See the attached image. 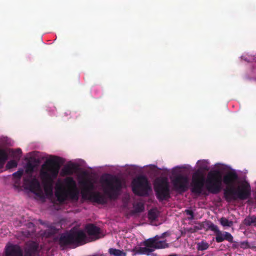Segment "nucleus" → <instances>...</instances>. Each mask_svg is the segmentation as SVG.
I'll list each match as a JSON object with an SVG mask.
<instances>
[{
  "mask_svg": "<svg viewBox=\"0 0 256 256\" xmlns=\"http://www.w3.org/2000/svg\"><path fill=\"white\" fill-rule=\"evenodd\" d=\"M62 160L60 157L52 156L42 166L40 174L44 184V190L46 194L52 192V184L58 176Z\"/></svg>",
  "mask_w": 256,
  "mask_h": 256,
  "instance_id": "1",
  "label": "nucleus"
},
{
  "mask_svg": "<svg viewBox=\"0 0 256 256\" xmlns=\"http://www.w3.org/2000/svg\"><path fill=\"white\" fill-rule=\"evenodd\" d=\"M64 184L67 190L59 187L56 190L55 196L57 200L60 203L64 202L68 199L78 200L79 192L74 178L72 177L66 178L64 180Z\"/></svg>",
  "mask_w": 256,
  "mask_h": 256,
  "instance_id": "2",
  "label": "nucleus"
},
{
  "mask_svg": "<svg viewBox=\"0 0 256 256\" xmlns=\"http://www.w3.org/2000/svg\"><path fill=\"white\" fill-rule=\"evenodd\" d=\"M100 182L104 194L110 199L116 200L118 198L122 188V182L120 178L116 176L107 174L102 177Z\"/></svg>",
  "mask_w": 256,
  "mask_h": 256,
  "instance_id": "3",
  "label": "nucleus"
},
{
  "mask_svg": "<svg viewBox=\"0 0 256 256\" xmlns=\"http://www.w3.org/2000/svg\"><path fill=\"white\" fill-rule=\"evenodd\" d=\"M86 235L82 230L73 228L69 232L62 234L58 240V244L62 249L70 246H78L86 239Z\"/></svg>",
  "mask_w": 256,
  "mask_h": 256,
  "instance_id": "4",
  "label": "nucleus"
},
{
  "mask_svg": "<svg viewBox=\"0 0 256 256\" xmlns=\"http://www.w3.org/2000/svg\"><path fill=\"white\" fill-rule=\"evenodd\" d=\"M39 244L34 241L26 243L23 254L20 246L16 244H10L5 248L6 256H38L40 254Z\"/></svg>",
  "mask_w": 256,
  "mask_h": 256,
  "instance_id": "5",
  "label": "nucleus"
},
{
  "mask_svg": "<svg viewBox=\"0 0 256 256\" xmlns=\"http://www.w3.org/2000/svg\"><path fill=\"white\" fill-rule=\"evenodd\" d=\"M224 196L225 200L228 202L237 200H246L251 196V188L250 184L244 182L235 188L229 187L224 190Z\"/></svg>",
  "mask_w": 256,
  "mask_h": 256,
  "instance_id": "6",
  "label": "nucleus"
},
{
  "mask_svg": "<svg viewBox=\"0 0 256 256\" xmlns=\"http://www.w3.org/2000/svg\"><path fill=\"white\" fill-rule=\"evenodd\" d=\"M81 184L84 186V190L82 191L83 198H87L98 204H105L107 202V199L104 196L98 192H92L94 189V184L91 180H87L82 182Z\"/></svg>",
  "mask_w": 256,
  "mask_h": 256,
  "instance_id": "7",
  "label": "nucleus"
},
{
  "mask_svg": "<svg viewBox=\"0 0 256 256\" xmlns=\"http://www.w3.org/2000/svg\"><path fill=\"white\" fill-rule=\"evenodd\" d=\"M222 175L218 170L210 171L206 180V187L209 192L213 194L219 193L222 190Z\"/></svg>",
  "mask_w": 256,
  "mask_h": 256,
  "instance_id": "8",
  "label": "nucleus"
},
{
  "mask_svg": "<svg viewBox=\"0 0 256 256\" xmlns=\"http://www.w3.org/2000/svg\"><path fill=\"white\" fill-rule=\"evenodd\" d=\"M154 190L156 198L160 202L168 200L170 198V185L166 178H159L155 180Z\"/></svg>",
  "mask_w": 256,
  "mask_h": 256,
  "instance_id": "9",
  "label": "nucleus"
},
{
  "mask_svg": "<svg viewBox=\"0 0 256 256\" xmlns=\"http://www.w3.org/2000/svg\"><path fill=\"white\" fill-rule=\"evenodd\" d=\"M133 192L138 196H146L151 190L148 178L144 176H140L134 178L132 182Z\"/></svg>",
  "mask_w": 256,
  "mask_h": 256,
  "instance_id": "10",
  "label": "nucleus"
},
{
  "mask_svg": "<svg viewBox=\"0 0 256 256\" xmlns=\"http://www.w3.org/2000/svg\"><path fill=\"white\" fill-rule=\"evenodd\" d=\"M172 182L174 190L181 194L186 192L188 188L189 180L188 178L180 174L174 177Z\"/></svg>",
  "mask_w": 256,
  "mask_h": 256,
  "instance_id": "11",
  "label": "nucleus"
},
{
  "mask_svg": "<svg viewBox=\"0 0 256 256\" xmlns=\"http://www.w3.org/2000/svg\"><path fill=\"white\" fill-rule=\"evenodd\" d=\"M204 178L200 171L198 170L192 176L191 191L192 192L200 194L202 192L204 186Z\"/></svg>",
  "mask_w": 256,
  "mask_h": 256,
  "instance_id": "12",
  "label": "nucleus"
},
{
  "mask_svg": "<svg viewBox=\"0 0 256 256\" xmlns=\"http://www.w3.org/2000/svg\"><path fill=\"white\" fill-rule=\"evenodd\" d=\"M208 228L214 232L216 234V241L217 242H221L226 240L230 242H233V236L229 232H222L218 229L216 225L208 222H207Z\"/></svg>",
  "mask_w": 256,
  "mask_h": 256,
  "instance_id": "13",
  "label": "nucleus"
},
{
  "mask_svg": "<svg viewBox=\"0 0 256 256\" xmlns=\"http://www.w3.org/2000/svg\"><path fill=\"white\" fill-rule=\"evenodd\" d=\"M160 236L156 235L153 238L144 240L142 244L146 246L152 247L154 250L168 248L169 244L166 242V240H160Z\"/></svg>",
  "mask_w": 256,
  "mask_h": 256,
  "instance_id": "14",
  "label": "nucleus"
},
{
  "mask_svg": "<svg viewBox=\"0 0 256 256\" xmlns=\"http://www.w3.org/2000/svg\"><path fill=\"white\" fill-rule=\"evenodd\" d=\"M31 177L28 176L24 178V188L37 194L42 192L40 183L38 179L35 178L32 179Z\"/></svg>",
  "mask_w": 256,
  "mask_h": 256,
  "instance_id": "15",
  "label": "nucleus"
},
{
  "mask_svg": "<svg viewBox=\"0 0 256 256\" xmlns=\"http://www.w3.org/2000/svg\"><path fill=\"white\" fill-rule=\"evenodd\" d=\"M238 179V176L236 172L234 170H232L227 172L224 176L222 180L226 186L234 187V184Z\"/></svg>",
  "mask_w": 256,
  "mask_h": 256,
  "instance_id": "16",
  "label": "nucleus"
},
{
  "mask_svg": "<svg viewBox=\"0 0 256 256\" xmlns=\"http://www.w3.org/2000/svg\"><path fill=\"white\" fill-rule=\"evenodd\" d=\"M85 230L89 236H94L96 238H100L98 236L100 234V229L95 224H87L85 226Z\"/></svg>",
  "mask_w": 256,
  "mask_h": 256,
  "instance_id": "17",
  "label": "nucleus"
},
{
  "mask_svg": "<svg viewBox=\"0 0 256 256\" xmlns=\"http://www.w3.org/2000/svg\"><path fill=\"white\" fill-rule=\"evenodd\" d=\"M155 250L152 247H134L132 250V252H134V255L136 254H146L150 256V253L153 252Z\"/></svg>",
  "mask_w": 256,
  "mask_h": 256,
  "instance_id": "18",
  "label": "nucleus"
},
{
  "mask_svg": "<svg viewBox=\"0 0 256 256\" xmlns=\"http://www.w3.org/2000/svg\"><path fill=\"white\" fill-rule=\"evenodd\" d=\"M76 168V166L75 164H68L62 168V173L64 176L72 175Z\"/></svg>",
  "mask_w": 256,
  "mask_h": 256,
  "instance_id": "19",
  "label": "nucleus"
},
{
  "mask_svg": "<svg viewBox=\"0 0 256 256\" xmlns=\"http://www.w3.org/2000/svg\"><path fill=\"white\" fill-rule=\"evenodd\" d=\"M244 225L246 226H256V216H248L243 221Z\"/></svg>",
  "mask_w": 256,
  "mask_h": 256,
  "instance_id": "20",
  "label": "nucleus"
},
{
  "mask_svg": "<svg viewBox=\"0 0 256 256\" xmlns=\"http://www.w3.org/2000/svg\"><path fill=\"white\" fill-rule=\"evenodd\" d=\"M58 232V230L54 226H50L44 231V235L46 237H50L56 234Z\"/></svg>",
  "mask_w": 256,
  "mask_h": 256,
  "instance_id": "21",
  "label": "nucleus"
},
{
  "mask_svg": "<svg viewBox=\"0 0 256 256\" xmlns=\"http://www.w3.org/2000/svg\"><path fill=\"white\" fill-rule=\"evenodd\" d=\"M108 252L110 255L114 256H126V252H124V250L114 248H109Z\"/></svg>",
  "mask_w": 256,
  "mask_h": 256,
  "instance_id": "22",
  "label": "nucleus"
},
{
  "mask_svg": "<svg viewBox=\"0 0 256 256\" xmlns=\"http://www.w3.org/2000/svg\"><path fill=\"white\" fill-rule=\"evenodd\" d=\"M144 210V206L141 202H137L134 205V210H132V214L140 213Z\"/></svg>",
  "mask_w": 256,
  "mask_h": 256,
  "instance_id": "23",
  "label": "nucleus"
},
{
  "mask_svg": "<svg viewBox=\"0 0 256 256\" xmlns=\"http://www.w3.org/2000/svg\"><path fill=\"white\" fill-rule=\"evenodd\" d=\"M209 244L205 240H202L197 243V250L198 251H204L208 248Z\"/></svg>",
  "mask_w": 256,
  "mask_h": 256,
  "instance_id": "24",
  "label": "nucleus"
},
{
  "mask_svg": "<svg viewBox=\"0 0 256 256\" xmlns=\"http://www.w3.org/2000/svg\"><path fill=\"white\" fill-rule=\"evenodd\" d=\"M8 158V156L5 150L0 149V168L3 166Z\"/></svg>",
  "mask_w": 256,
  "mask_h": 256,
  "instance_id": "25",
  "label": "nucleus"
},
{
  "mask_svg": "<svg viewBox=\"0 0 256 256\" xmlns=\"http://www.w3.org/2000/svg\"><path fill=\"white\" fill-rule=\"evenodd\" d=\"M220 222L223 226L231 227L233 226L234 222L232 220H229L225 217L221 218L220 220Z\"/></svg>",
  "mask_w": 256,
  "mask_h": 256,
  "instance_id": "26",
  "label": "nucleus"
},
{
  "mask_svg": "<svg viewBox=\"0 0 256 256\" xmlns=\"http://www.w3.org/2000/svg\"><path fill=\"white\" fill-rule=\"evenodd\" d=\"M34 165L32 162H28L26 166L25 172L26 174H29V176H32V174L34 172Z\"/></svg>",
  "mask_w": 256,
  "mask_h": 256,
  "instance_id": "27",
  "label": "nucleus"
},
{
  "mask_svg": "<svg viewBox=\"0 0 256 256\" xmlns=\"http://www.w3.org/2000/svg\"><path fill=\"white\" fill-rule=\"evenodd\" d=\"M148 218L150 220H154L157 218L158 216L154 210H150L148 212Z\"/></svg>",
  "mask_w": 256,
  "mask_h": 256,
  "instance_id": "28",
  "label": "nucleus"
},
{
  "mask_svg": "<svg viewBox=\"0 0 256 256\" xmlns=\"http://www.w3.org/2000/svg\"><path fill=\"white\" fill-rule=\"evenodd\" d=\"M18 166L17 162L14 160H10L8 162L6 165V168L7 169H10L14 168Z\"/></svg>",
  "mask_w": 256,
  "mask_h": 256,
  "instance_id": "29",
  "label": "nucleus"
},
{
  "mask_svg": "<svg viewBox=\"0 0 256 256\" xmlns=\"http://www.w3.org/2000/svg\"><path fill=\"white\" fill-rule=\"evenodd\" d=\"M24 173V170L22 169H20L18 170L17 172H14L12 174V176L14 178L18 179L20 180L22 176Z\"/></svg>",
  "mask_w": 256,
  "mask_h": 256,
  "instance_id": "30",
  "label": "nucleus"
},
{
  "mask_svg": "<svg viewBox=\"0 0 256 256\" xmlns=\"http://www.w3.org/2000/svg\"><path fill=\"white\" fill-rule=\"evenodd\" d=\"M22 153V150L20 148H18L13 151L12 154L16 158H20V155Z\"/></svg>",
  "mask_w": 256,
  "mask_h": 256,
  "instance_id": "31",
  "label": "nucleus"
},
{
  "mask_svg": "<svg viewBox=\"0 0 256 256\" xmlns=\"http://www.w3.org/2000/svg\"><path fill=\"white\" fill-rule=\"evenodd\" d=\"M200 168L202 170H209V168L205 161L202 162V164L200 166Z\"/></svg>",
  "mask_w": 256,
  "mask_h": 256,
  "instance_id": "32",
  "label": "nucleus"
},
{
  "mask_svg": "<svg viewBox=\"0 0 256 256\" xmlns=\"http://www.w3.org/2000/svg\"><path fill=\"white\" fill-rule=\"evenodd\" d=\"M185 212L188 215H189L190 216V217L188 218L189 220H192L194 219V212H192V210H190L187 209V210H185Z\"/></svg>",
  "mask_w": 256,
  "mask_h": 256,
  "instance_id": "33",
  "label": "nucleus"
},
{
  "mask_svg": "<svg viewBox=\"0 0 256 256\" xmlns=\"http://www.w3.org/2000/svg\"><path fill=\"white\" fill-rule=\"evenodd\" d=\"M169 235H170L169 233L168 232H164L162 233L160 235V238H165L166 236H168Z\"/></svg>",
  "mask_w": 256,
  "mask_h": 256,
  "instance_id": "34",
  "label": "nucleus"
},
{
  "mask_svg": "<svg viewBox=\"0 0 256 256\" xmlns=\"http://www.w3.org/2000/svg\"><path fill=\"white\" fill-rule=\"evenodd\" d=\"M150 255L152 256H156V254H154V253H150Z\"/></svg>",
  "mask_w": 256,
  "mask_h": 256,
  "instance_id": "35",
  "label": "nucleus"
},
{
  "mask_svg": "<svg viewBox=\"0 0 256 256\" xmlns=\"http://www.w3.org/2000/svg\"><path fill=\"white\" fill-rule=\"evenodd\" d=\"M168 256H176V254H170Z\"/></svg>",
  "mask_w": 256,
  "mask_h": 256,
  "instance_id": "36",
  "label": "nucleus"
},
{
  "mask_svg": "<svg viewBox=\"0 0 256 256\" xmlns=\"http://www.w3.org/2000/svg\"><path fill=\"white\" fill-rule=\"evenodd\" d=\"M192 256H192L185 255V256Z\"/></svg>",
  "mask_w": 256,
  "mask_h": 256,
  "instance_id": "37",
  "label": "nucleus"
}]
</instances>
